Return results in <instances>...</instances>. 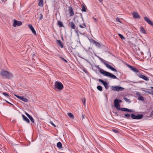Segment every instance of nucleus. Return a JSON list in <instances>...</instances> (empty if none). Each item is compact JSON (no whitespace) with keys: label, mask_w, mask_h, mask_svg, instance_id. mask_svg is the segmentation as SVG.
Masks as SVG:
<instances>
[{"label":"nucleus","mask_w":153,"mask_h":153,"mask_svg":"<svg viewBox=\"0 0 153 153\" xmlns=\"http://www.w3.org/2000/svg\"><path fill=\"white\" fill-rule=\"evenodd\" d=\"M99 70L100 72L104 76H106L108 77L111 78L113 79L117 78L116 76L114 75L109 72L106 71L100 68H99Z\"/></svg>","instance_id":"f257e3e1"},{"label":"nucleus","mask_w":153,"mask_h":153,"mask_svg":"<svg viewBox=\"0 0 153 153\" xmlns=\"http://www.w3.org/2000/svg\"><path fill=\"white\" fill-rule=\"evenodd\" d=\"M1 74L3 77L5 78H10L12 76V73L5 70H2Z\"/></svg>","instance_id":"f03ea898"},{"label":"nucleus","mask_w":153,"mask_h":153,"mask_svg":"<svg viewBox=\"0 0 153 153\" xmlns=\"http://www.w3.org/2000/svg\"><path fill=\"white\" fill-rule=\"evenodd\" d=\"M111 88L112 90L117 91H121L124 89L123 88L118 86H112L111 87Z\"/></svg>","instance_id":"7ed1b4c3"},{"label":"nucleus","mask_w":153,"mask_h":153,"mask_svg":"<svg viewBox=\"0 0 153 153\" xmlns=\"http://www.w3.org/2000/svg\"><path fill=\"white\" fill-rule=\"evenodd\" d=\"M100 59L106 65V67L107 68L110 69L111 70L113 71H114L115 72L117 71L116 69H115L114 68L111 66L107 64L106 62V61L105 60H104L103 59L101 58H100Z\"/></svg>","instance_id":"20e7f679"},{"label":"nucleus","mask_w":153,"mask_h":153,"mask_svg":"<svg viewBox=\"0 0 153 153\" xmlns=\"http://www.w3.org/2000/svg\"><path fill=\"white\" fill-rule=\"evenodd\" d=\"M143 115L142 114H138L137 115H135L134 114H132L131 115V118L133 119H140L142 118L143 117Z\"/></svg>","instance_id":"39448f33"},{"label":"nucleus","mask_w":153,"mask_h":153,"mask_svg":"<svg viewBox=\"0 0 153 153\" xmlns=\"http://www.w3.org/2000/svg\"><path fill=\"white\" fill-rule=\"evenodd\" d=\"M55 87L57 88L59 90H61L63 88V85L62 84L59 82L57 81L55 82Z\"/></svg>","instance_id":"423d86ee"},{"label":"nucleus","mask_w":153,"mask_h":153,"mask_svg":"<svg viewBox=\"0 0 153 153\" xmlns=\"http://www.w3.org/2000/svg\"><path fill=\"white\" fill-rule=\"evenodd\" d=\"M14 95L18 98L24 102H27L28 101V100L25 97H23L19 96L16 94H14Z\"/></svg>","instance_id":"0eeeda50"},{"label":"nucleus","mask_w":153,"mask_h":153,"mask_svg":"<svg viewBox=\"0 0 153 153\" xmlns=\"http://www.w3.org/2000/svg\"><path fill=\"white\" fill-rule=\"evenodd\" d=\"M114 104L115 107L117 109L119 110L120 108H119L120 104L118 102V100L116 99L114 100Z\"/></svg>","instance_id":"6e6552de"},{"label":"nucleus","mask_w":153,"mask_h":153,"mask_svg":"<svg viewBox=\"0 0 153 153\" xmlns=\"http://www.w3.org/2000/svg\"><path fill=\"white\" fill-rule=\"evenodd\" d=\"M137 74L139 77L145 80L148 81L149 80V78L144 75L141 74L140 73H137Z\"/></svg>","instance_id":"1a4fd4ad"},{"label":"nucleus","mask_w":153,"mask_h":153,"mask_svg":"<svg viewBox=\"0 0 153 153\" xmlns=\"http://www.w3.org/2000/svg\"><path fill=\"white\" fill-rule=\"evenodd\" d=\"M22 25V23L21 22L18 21L16 20H14V23L13 25L14 27H16V25L20 26Z\"/></svg>","instance_id":"9d476101"},{"label":"nucleus","mask_w":153,"mask_h":153,"mask_svg":"<svg viewBox=\"0 0 153 153\" xmlns=\"http://www.w3.org/2000/svg\"><path fill=\"white\" fill-rule=\"evenodd\" d=\"M99 81L102 83L106 89H107L108 88V84L106 82L101 79H99Z\"/></svg>","instance_id":"9b49d317"},{"label":"nucleus","mask_w":153,"mask_h":153,"mask_svg":"<svg viewBox=\"0 0 153 153\" xmlns=\"http://www.w3.org/2000/svg\"><path fill=\"white\" fill-rule=\"evenodd\" d=\"M128 66L129 68L131 69V70L135 72L139 73V71L136 68L132 66L128 65Z\"/></svg>","instance_id":"f8f14e48"},{"label":"nucleus","mask_w":153,"mask_h":153,"mask_svg":"<svg viewBox=\"0 0 153 153\" xmlns=\"http://www.w3.org/2000/svg\"><path fill=\"white\" fill-rule=\"evenodd\" d=\"M144 19L149 24L153 26V23L148 17H145Z\"/></svg>","instance_id":"ddd939ff"},{"label":"nucleus","mask_w":153,"mask_h":153,"mask_svg":"<svg viewBox=\"0 0 153 153\" xmlns=\"http://www.w3.org/2000/svg\"><path fill=\"white\" fill-rule=\"evenodd\" d=\"M28 27H29V28H30L32 32L34 34L36 35V32L34 30L33 27L32 25L31 24H29L28 25Z\"/></svg>","instance_id":"4468645a"},{"label":"nucleus","mask_w":153,"mask_h":153,"mask_svg":"<svg viewBox=\"0 0 153 153\" xmlns=\"http://www.w3.org/2000/svg\"><path fill=\"white\" fill-rule=\"evenodd\" d=\"M132 14L133 15V17L134 18L137 19L140 18V16L137 13L133 12Z\"/></svg>","instance_id":"2eb2a0df"},{"label":"nucleus","mask_w":153,"mask_h":153,"mask_svg":"<svg viewBox=\"0 0 153 153\" xmlns=\"http://www.w3.org/2000/svg\"><path fill=\"white\" fill-rule=\"evenodd\" d=\"M69 13H70V16H73L74 14V11L73 9L71 7H69Z\"/></svg>","instance_id":"dca6fc26"},{"label":"nucleus","mask_w":153,"mask_h":153,"mask_svg":"<svg viewBox=\"0 0 153 153\" xmlns=\"http://www.w3.org/2000/svg\"><path fill=\"white\" fill-rule=\"evenodd\" d=\"M22 117L24 120L28 123H29L30 121L29 120L26 116H25L24 115L22 114Z\"/></svg>","instance_id":"f3484780"},{"label":"nucleus","mask_w":153,"mask_h":153,"mask_svg":"<svg viewBox=\"0 0 153 153\" xmlns=\"http://www.w3.org/2000/svg\"><path fill=\"white\" fill-rule=\"evenodd\" d=\"M140 31L141 33L144 34H146V32L145 30L143 27H140Z\"/></svg>","instance_id":"a211bd4d"},{"label":"nucleus","mask_w":153,"mask_h":153,"mask_svg":"<svg viewBox=\"0 0 153 153\" xmlns=\"http://www.w3.org/2000/svg\"><path fill=\"white\" fill-rule=\"evenodd\" d=\"M69 25L70 27L73 29L75 28V25L74 23L72 22H71L69 23Z\"/></svg>","instance_id":"6ab92c4d"},{"label":"nucleus","mask_w":153,"mask_h":153,"mask_svg":"<svg viewBox=\"0 0 153 153\" xmlns=\"http://www.w3.org/2000/svg\"><path fill=\"white\" fill-rule=\"evenodd\" d=\"M57 145L59 149H61L62 148V144L60 142H58L57 143Z\"/></svg>","instance_id":"aec40b11"},{"label":"nucleus","mask_w":153,"mask_h":153,"mask_svg":"<svg viewBox=\"0 0 153 153\" xmlns=\"http://www.w3.org/2000/svg\"><path fill=\"white\" fill-rule=\"evenodd\" d=\"M57 43L59 44L62 47H63V45L62 44L61 41L60 40H57L56 41Z\"/></svg>","instance_id":"412c9836"},{"label":"nucleus","mask_w":153,"mask_h":153,"mask_svg":"<svg viewBox=\"0 0 153 153\" xmlns=\"http://www.w3.org/2000/svg\"><path fill=\"white\" fill-rule=\"evenodd\" d=\"M39 5L40 6H43V0H39Z\"/></svg>","instance_id":"4be33fe9"},{"label":"nucleus","mask_w":153,"mask_h":153,"mask_svg":"<svg viewBox=\"0 0 153 153\" xmlns=\"http://www.w3.org/2000/svg\"><path fill=\"white\" fill-rule=\"evenodd\" d=\"M119 110H121V111H128V109L126 108H121Z\"/></svg>","instance_id":"5701e85b"},{"label":"nucleus","mask_w":153,"mask_h":153,"mask_svg":"<svg viewBox=\"0 0 153 153\" xmlns=\"http://www.w3.org/2000/svg\"><path fill=\"white\" fill-rule=\"evenodd\" d=\"M68 116L70 118H74V116L71 113H68Z\"/></svg>","instance_id":"b1692460"},{"label":"nucleus","mask_w":153,"mask_h":153,"mask_svg":"<svg viewBox=\"0 0 153 153\" xmlns=\"http://www.w3.org/2000/svg\"><path fill=\"white\" fill-rule=\"evenodd\" d=\"M58 25L60 26V27H63V25L62 23V22L60 21H59L58 22Z\"/></svg>","instance_id":"393cba45"},{"label":"nucleus","mask_w":153,"mask_h":153,"mask_svg":"<svg viewBox=\"0 0 153 153\" xmlns=\"http://www.w3.org/2000/svg\"><path fill=\"white\" fill-rule=\"evenodd\" d=\"M79 26L81 28H84L85 27H86V25L84 23L83 24V25H79Z\"/></svg>","instance_id":"a878e982"},{"label":"nucleus","mask_w":153,"mask_h":153,"mask_svg":"<svg viewBox=\"0 0 153 153\" xmlns=\"http://www.w3.org/2000/svg\"><path fill=\"white\" fill-rule=\"evenodd\" d=\"M97 89L100 91H102V87L101 86H97Z\"/></svg>","instance_id":"bb28decb"},{"label":"nucleus","mask_w":153,"mask_h":153,"mask_svg":"<svg viewBox=\"0 0 153 153\" xmlns=\"http://www.w3.org/2000/svg\"><path fill=\"white\" fill-rule=\"evenodd\" d=\"M118 35L121 38V39H125V38L124 37V36L121 34H120V33H118Z\"/></svg>","instance_id":"cd10ccee"},{"label":"nucleus","mask_w":153,"mask_h":153,"mask_svg":"<svg viewBox=\"0 0 153 153\" xmlns=\"http://www.w3.org/2000/svg\"><path fill=\"white\" fill-rule=\"evenodd\" d=\"M2 94H3V95H4V96H5L7 98H8L9 97V95L7 93L3 92V93Z\"/></svg>","instance_id":"c85d7f7f"},{"label":"nucleus","mask_w":153,"mask_h":153,"mask_svg":"<svg viewBox=\"0 0 153 153\" xmlns=\"http://www.w3.org/2000/svg\"><path fill=\"white\" fill-rule=\"evenodd\" d=\"M138 100H141L142 101L144 100V98L142 96H140L138 97Z\"/></svg>","instance_id":"c756f323"},{"label":"nucleus","mask_w":153,"mask_h":153,"mask_svg":"<svg viewBox=\"0 0 153 153\" xmlns=\"http://www.w3.org/2000/svg\"><path fill=\"white\" fill-rule=\"evenodd\" d=\"M95 45L98 47H100V45L98 43L95 42Z\"/></svg>","instance_id":"7c9ffc66"},{"label":"nucleus","mask_w":153,"mask_h":153,"mask_svg":"<svg viewBox=\"0 0 153 153\" xmlns=\"http://www.w3.org/2000/svg\"><path fill=\"white\" fill-rule=\"evenodd\" d=\"M125 117L126 118H128L130 116V115L128 114H126L125 115Z\"/></svg>","instance_id":"2f4dec72"},{"label":"nucleus","mask_w":153,"mask_h":153,"mask_svg":"<svg viewBox=\"0 0 153 153\" xmlns=\"http://www.w3.org/2000/svg\"><path fill=\"white\" fill-rule=\"evenodd\" d=\"M82 11L85 12L86 11V8H85V7L83 6V7H82Z\"/></svg>","instance_id":"473e14b6"},{"label":"nucleus","mask_w":153,"mask_h":153,"mask_svg":"<svg viewBox=\"0 0 153 153\" xmlns=\"http://www.w3.org/2000/svg\"><path fill=\"white\" fill-rule=\"evenodd\" d=\"M29 119L30 120H31V121L32 123H34V120H33V118L31 116L30 117V118H29Z\"/></svg>","instance_id":"72a5a7b5"},{"label":"nucleus","mask_w":153,"mask_h":153,"mask_svg":"<svg viewBox=\"0 0 153 153\" xmlns=\"http://www.w3.org/2000/svg\"><path fill=\"white\" fill-rule=\"evenodd\" d=\"M39 16H40L39 19L41 20V19H42V18H43V16H42V13H40L39 14Z\"/></svg>","instance_id":"f704fd0d"},{"label":"nucleus","mask_w":153,"mask_h":153,"mask_svg":"<svg viewBox=\"0 0 153 153\" xmlns=\"http://www.w3.org/2000/svg\"><path fill=\"white\" fill-rule=\"evenodd\" d=\"M50 123L54 127H56V126L54 124V123L50 121Z\"/></svg>","instance_id":"c9c22d12"},{"label":"nucleus","mask_w":153,"mask_h":153,"mask_svg":"<svg viewBox=\"0 0 153 153\" xmlns=\"http://www.w3.org/2000/svg\"><path fill=\"white\" fill-rule=\"evenodd\" d=\"M113 131L115 133H117L118 132V131L116 129H113Z\"/></svg>","instance_id":"e433bc0d"},{"label":"nucleus","mask_w":153,"mask_h":153,"mask_svg":"<svg viewBox=\"0 0 153 153\" xmlns=\"http://www.w3.org/2000/svg\"><path fill=\"white\" fill-rule=\"evenodd\" d=\"M82 102L83 103L84 105H85V99H84L83 100H82Z\"/></svg>","instance_id":"4c0bfd02"},{"label":"nucleus","mask_w":153,"mask_h":153,"mask_svg":"<svg viewBox=\"0 0 153 153\" xmlns=\"http://www.w3.org/2000/svg\"><path fill=\"white\" fill-rule=\"evenodd\" d=\"M128 112H133V111H132V110L131 109H128Z\"/></svg>","instance_id":"58836bf2"},{"label":"nucleus","mask_w":153,"mask_h":153,"mask_svg":"<svg viewBox=\"0 0 153 153\" xmlns=\"http://www.w3.org/2000/svg\"><path fill=\"white\" fill-rule=\"evenodd\" d=\"M116 20L117 21H118V22H120V20L118 18H116Z\"/></svg>","instance_id":"ea45409f"},{"label":"nucleus","mask_w":153,"mask_h":153,"mask_svg":"<svg viewBox=\"0 0 153 153\" xmlns=\"http://www.w3.org/2000/svg\"><path fill=\"white\" fill-rule=\"evenodd\" d=\"M83 71L86 73H88L87 71L85 69H83Z\"/></svg>","instance_id":"a19ab883"},{"label":"nucleus","mask_w":153,"mask_h":153,"mask_svg":"<svg viewBox=\"0 0 153 153\" xmlns=\"http://www.w3.org/2000/svg\"><path fill=\"white\" fill-rule=\"evenodd\" d=\"M123 99H124V100L126 101H127L128 100L126 98H124Z\"/></svg>","instance_id":"79ce46f5"},{"label":"nucleus","mask_w":153,"mask_h":153,"mask_svg":"<svg viewBox=\"0 0 153 153\" xmlns=\"http://www.w3.org/2000/svg\"><path fill=\"white\" fill-rule=\"evenodd\" d=\"M122 102V101L121 100H118V102H119V103H120V102Z\"/></svg>","instance_id":"37998d69"},{"label":"nucleus","mask_w":153,"mask_h":153,"mask_svg":"<svg viewBox=\"0 0 153 153\" xmlns=\"http://www.w3.org/2000/svg\"><path fill=\"white\" fill-rule=\"evenodd\" d=\"M98 1L101 3H102L103 0H98Z\"/></svg>","instance_id":"c03bdc74"},{"label":"nucleus","mask_w":153,"mask_h":153,"mask_svg":"<svg viewBox=\"0 0 153 153\" xmlns=\"http://www.w3.org/2000/svg\"><path fill=\"white\" fill-rule=\"evenodd\" d=\"M93 19L95 21V22L97 21V19L96 18H94Z\"/></svg>","instance_id":"a18cd8bd"},{"label":"nucleus","mask_w":153,"mask_h":153,"mask_svg":"<svg viewBox=\"0 0 153 153\" xmlns=\"http://www.w3.org/2000/svg\"><path fill=\"white\" fill-rule=\"evenodd\" d=\"M85 117V116L84 115H82V119L84 118Z\"/></svg>","instance_id":"49530a36"},{"label":"nucleus","mask_w":153,"mask_h":153,"mask_svg":"<svg viewBox=\"0 0 153 153\" xmlns=\"http://www.w3.org/2000/svg\"><path fill=\"white\" fill-rule=\"evenodd\" d=\"M26 115L27 116H28V115L29 114H28L27 113V112H26L25 113Z\"/></svg>","instance_id":"de8ad7c7"},{"label":"nucleus","mask_w":153,"mask_h":153,"mask_svg":"<svg viewBox=\"0 0 153 153\" xmlns=\"http://www.w3.org/2000/svg\"><path fill=\"white\" fill-rule=\"evenodd\" d=\"M29 118H30V117H31V116H30L29 114L28 115V116H27Z\"/></svg>","instance_id":"09e8293b"},{"label":"nucleus","mask_w":153,"mask_h":153,"mask_svg":"<svg viewBox=\"0 0 153 153\" xmlns=\"http://www.w3.org/2000/svg\"><path fill=\"white\" fill-rule=\"evenodd\" d=\"M63 59L64 60L65 62H67V61L65 59H64L63 58Z\"/></svg>","instance_id":"8fccbe9b"},{"label":"nucleus","mask_w":153,"mask_h":153,"mask_svg":"<svg viewBox=\"0 0 153 153\" xmlns=\"http://www.w3.org/2000/svg\"><path fill=\"white\" fill-rule=\"evenodd\" d=\"M146 92L148 93H150L149 91H146Z\"/></svg>","instance_id":"3c124183"},{"label":"nucleus","mask_w":153,"mask_h":153,"mask_svg":"<svg viewBox=\"0 0 153 153\" xmlns=\"http://www.w3.org/2000/svg\"><path fill=\"white\" fill-rule=\"evenodd\" d=\"M151 88L152 89H153V87H151Z\"/></svg>","instance_id":"603ef678"},{"label":"nucleus","mask_w":153,"mask_h":153,"mask_svg":"<svg viewBox=\"0 0 153 153\" xmlns=\"http://www.w3.org/2000/svg\"><path fill=\"white\" fill-rule=\"evenodd\" d=\"M150 94L153 95V91L152 92V93H150Z\"/></svg>","instance_id":"864d4df0"},{"label":"nucleus","mask_w":153,"mask_h":153,"mask_svg":"<svg viewBox=\"0 0 153 153\" xmlns=\"http://www.w3.org/2000/svg\"><path fill=\"white\" fill-rule=\"evenodd\" d=\"M2 1H6V0H2Z\"/></svg>","instance_id":"5fc2aeb1"}]
</instances>
